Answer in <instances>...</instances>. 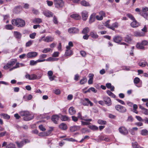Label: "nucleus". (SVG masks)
<instances>
[{
	"label": "nucleus",
	"mask_w": 148,
	"mask_h": 148,
	"mask_svg": "<svg viewBox=\"0 0 148 148\" xmlns=\"http://www.w3.org/2000/svg\"><path fill=\"white\" fill-rule=\"evenodd\" d=\"M12 24L18 27H22L25 25V21L22 19L17 18L16 19H13L11 21Z\"/></svg>",
	"instance_id": "f257e3e1"
},
{
	"label": "nucleus",
	"mask_w": 148,
	"mask_h": 148,
	"mask_svg": "<svg viewBox=\"0 0 148 148\" xmlns=\"http://www.w3.org/2000/svg\"><path fill=\"white\" fill-rule=\"evenodd\" d=\"M20 115L24 116L23 119L25 121H29L33 119L34 116L31 114L28 111H22L19 113Z\"/></svg>",
	"instance_id": "f03ea898"
},
{
	"label": "nucleus",
	"mask_w": 148,
	"mask_h": 148,
	"mask_svg": "<svg viewBox=\"0 0 148 148\" xmlns=\"http://www.w3.org/2000/svg\"><path fill=\"white\" fill-rule=\"evenodd\" d=\"M54 4L56 8H62L64 6V2L62 0H54Z\"/></svg>",
	"instance_id": "7ed1b4c3"
},
{
	"label": "nucleus",
	"mask_w": 148,
	"mask_h": 148,
	"mask_svg": "<svg viewBox=\"0 0 148 148\" xmlns=\"http://www.w3.org/2000/svg\"><path fill=\"white\" fill-rule=\"evenodd\" d=\"M29 142L30 141L29 140L27 139H25L20 142L16 141V143L18 147L21 148L26 143H29Z\"/></svg>",
	"instance_id": "20e7f679"
},
{
	"label": "nucleus",
	"mask_w": 148,
	"mask_h": 148,
	"mask_svg": "<svg viewBox=\"0 0 148 148\" xmlns=\"http://www.w3.org/2000/svg\"><path fill=\"white\" fill-rule=\"evenodd\" d=\"M16 60H11L8 62L7 64L4 66L3 68L5 69H8L13 66L15 64Z\"/></svg>",
	"instance_id": "39448f33"
},
{
	"label": "nucleus",
	"mask_w": 148,
	"mask_h": 148,
	"mask_svg": "<svg viewBox=\"0 0 148 148\" xmlns=\"http://www.w3.org/2000/svg\"><path fill=\"white\" fill-rule=\"evenodd\" d=\"M115 109L121 113H124L126 111V108L119 105H117L115 106Z\"/></svg>",
	"instance_id": "423d86ee"
},
{
	"label": "nucleus",
	"mask_w": 148,
	"mask_h": 148,
	"mask_svg": "<svg viewBox=\"0 0 148 148\" xmlns=\"http://www.w3.org/2000/svg\"><path fill=\"white\" fill-rule=\"evenodd\" d=\"M148 11V8L146 7L143 8L142 10L140 13V14L144 18H147L148 17V13L146 12Z\"/></svg>",
	"instance_id": "0eeeda50"
},
{
	"label": "nucleus",
	"mask_w": 148,
	"mask_h": 148,
	"mask_svg": "<svg viewBox=\"0 0 148 148\" xmlns=\"http://www.w3.org/2000/svg\"><path fill=\"white\" fill-rule=\"evenodd\" d=\"M68 32L71 34H75L79 32V29L75 27H72L69 28L68 30Z\"/></svg>",
	"instance_id": "6e6552de"
},
{
	"label": "nucleus",
	"mask_w": 148,
	"mask_h": 148,
	"mask_svg": "<svg viewBox=\"0 0 148 148\" xmlns=\"http://www.w3.org/2000/svg\"><path fill=\"white\" fill-rule=\"evenodd\" d=\"M82 103L83 105L88 106L89 104L90 106L93 105V103L91 102L88 99L85 98L82 101Z\"/></svg>",
	"instance_id": "1a4fd4ad"
},
{
	"label": "nucleus",
	"mask_w": 148,
	"mask_h": 148,
	"mask_svg": "<svg viewBox=\"0 0 148 148\" xmlns=\"http://www.w3.org/2000/svg\"><path fill=\"white\" fill-rule=\"evenodd\" d=\"M25 77L26 78L30 80H33L37 79H39L40 78H38L36 75L34 74H32L30 75L29 74H27L25 75Z\"/></svg>",
	"instance_id": "9d476101"
},
{
	"label": "nucleus",
	"mask_w": 148,
	"mask_h": 148,
	"mask_svg": "<svg viewBox=\"0 0 148 148\" xmlns=\"http://www.w3.org/2000/svg\"><path fill=\"white\" fill-rule=\"evenodd\" d=\"M119 132L123 135H126L128 133L127 129L124 126H121L119 129Z\"/></svg>",
	"instance_id": "9b49d317"
},
{
	"label": "nucleus",
	"mask_w": 148,
	"mask_h": 148,
	"mask_svg": "<svg viewBox=\"0 0 148 148\" xmlns=\"http://www.w3.org/2000/svg\"><path fill=\"white\" fill-rule=\"evenodd\" d=\"M66 49L64 54V56L65 57L69 56L72 55L73 54V52L70 49V48L68 46H66Z\"/></svg>",
	"instance_id": "f8f14e48"
},
{
	"label": "nucleus",
	"mask_w": 148,
	"mask_h": 148,
	"mask_svg": "<svg viewBox=\"0 0 148 148\" xmlns=\"http://www.w3.org/2000/svg\"><path fill=\"white\" fill-rule=\"evenodd\" d=\"M38 55V53L35 52H32L28 53L26 55L28 58H32L36 57Z\"/></svg>",
	"instance_id": "ddd939ff"
},
{
	"label": "nucleus",
	"mask_w": 148,
	"mask_h": 148,
	"mask_svg": "<svg viewBox=\"0 0 148 148\" xmlns=\"http://www.w3.org/2000/svg\"><path fill=\"white\" fill-rule=\"evenodd\" d=\"M82 19L84 21H86L88 16V12L86 10L83 11L81 13Z\"/></svg>",
	"instance_id": "4468645a"
},
{
	"label": "nucleus",
	"mask_w": 148,
	"mask_h": 148,
	"mask_svg": "<svg viewBox=\"0 0 148 148\" xmlns=\"http://www.w3.org/2000/svg\"><path fill=\"white\" fill-rule=\"evenodd\" d=\"M103 101L108 106L112 104V101L108 97H105L103 98Z\"/></svg>",
	"instance_id": "2eb2a0df"
},
{
	"label": "nucleus",
	"mask_w": 148,
	"mask_h": 148,
	"mask_svg": "<svg viewBox=\"0 0 148 148\" xmlns=\"http://www.w3.org/2000/svg\"><path fill=\"white\" fill-rule=\"evenodd\" d=\"M44 60H36L35 61L34 60H32L30 61L29 64L31 66L36 65L38 63L42 62V61Z\"/></svg>",
	"instance_id": "dca6fc26"
},
{
	"label": "nucleus",
	"mask_w": 148,
	"mask_h": 148,
	"mask_svg": "<svg viewBox=\"0 0 148 148\" xmlns=\"http://www.w3.org/2000/svg\"><path fill=\"white\" fill-rule=\"evenodd\" d=\"M54 40V38L51 36H48L45 37V38L43 39V41L47 42H51Z\"/></svg>",
	"instance_id": "f3484780"
},
{
	"label": "nucleus",
	"mask_w": 148,
	"mask_h": 148,
	"mask_svg": "<svg viewBox=\"0 0 148 148\" xmlns=\"http://www.w3.org/2000/svg\"><path fill=\"white\" fill-rule=\"evenodd\" d=\"M60 117L57 115H53L51 117V120L55 124L58 123V121Z\"/></svg>",
	"instance_id": "a211bd4d"
},
{
	"label": "nucleus",
	"mask_w": 148,
	"mask_h": 148,
	"mask_svg": "<svg viewBox=\"0 0 148 148\" xmlns=\"http://www.w3.org/2000/svg\"><path fill=\"white\" fill-rule=\"evenodd\" d=\"M139 81L140 79L138 77H135L134 80V83L135 84L136 86L138 88L141 87L142 86L141 84H137L139 82Z\"/></svg>",
	"instance_id": "6ab92c4d"
},
{
	"label": "nucleus",
	"mask_w": 148,
	"mask_h": 148,
	"mask_svg": "<svg viewBox=\"0 0 148 148\" xmlns=\"http://www.w3.org/2000/svg\"><path fill=\"white\" fill-rule=\"evenodd\" d=\"M122 40V38L119 36H115L114 37V41L116 43H120Z\"/></svg>",
	"instance_id": "aec40b11"
},
{
	"label": "nucleus",
	"mask_w": 148,
	"mask_h": 148,
	"mask_svg": "<svg viewBox=\"0 0 148 148\" xmlns=\"http://www.w3.org/2000/svg\"><path fill=\"white\" fill-rule=\"evenodd\" d=\"M43 14L45 15L48 17H52L53 15V13L49 10L44 11L43 12Z\"/></svg>",
	"instance_id": "412c9836"
},
{
	"label": "nucleus",
	"mask_w": 148,
	"mask_h": 148,
	"mask_svg": "<svg viewBox=\"0 0 148 148\" xmlns=\"http://www.w3.org/2000/svg\"><path fill=\"white\" fill-rule=\"evenodd\" d=\"M70 17L76 20H78L81 18L80 16L78 14H72L70 16Z\"/></svg>",
	"instance_id": "4be33fe9"
},
{
	"label": "nucleus",
	"mask_w": 148,
	"mask_h": 148,
	"mask_svg": "<svg viewBox=\"0 0 148 148\" xmlns=\"http://www.w3.org/2000/svg\"><path fill=\"white\" fill-rule=\"evenodd\" d=\"M33 96L31 95H27V94L25 95L23 97V99L25 101L29 100L32 99Z\"/></svg>",
	"instance_id": "5701e85b"
},
{
	"label": "nucleus",
	"mask_w": 148,
	"mask_h": 148,
	"mask_svg": "<svg viewBox=\"0 0 148 148\" xmlns=\"http://www.w3.org/2000/svg\"><path fill=\"white\" fill-rule=\"evenodd\" d=\"M14 36L17 39H20L21 37V34L19 32H14Z\"/></svg>",
	"instance_id": "b1692460"
},
{
	"label": "nucleus",
	"mask_w": 148,
	"mask_h": 148,
	"mask_svg": "<svg viewBox=\"0 0 148 148\" xmlns=\"http://www.w3.org/2000/svg\"><path fill=\"white\" fill-rule=\"evenodd\" d=\"M95 15L96 14L94 13L91 15L89 20V23H91L95 21Z\"/></svg>",
	"instance_id": "393cba45"
},
{
	"label": "nucleus",
	"mask_w": 148,
	"mask_h": 148,
	"mask_svg": "<svg viewBox=\"0 0 148 148\" xmlns=\"http://www.w3.org/2000/svg\"><path fill=\"white\" fill-rule=\"evenodd\" d=\"M59 128L63 130H65L67 128V126L66 124L64 123H61L59 126Z\"/></svg>",
	"instance_id": "a878e982"
},
{
	"label": "nucleus",
	"mask_w": 148,
	"mask_h": 148,
	"mask_svg": "<svg viewBox=\"0 0 148 148\" xmlns=\"http://www.w3.org/2000/svg\"><path fill=\"white\" fill-rule=\"evenodd\" d=\"M60 118L62 121H69L70 119L66 115H61Z\"/></svg>",
	"instance_id": "bb28decb"
},
{
	"label": "nucleus",
	"mask_w": 148,
	"mask_h": 148,
	"mask_svg": "<svg viewBox=\"0 0 148 148\" xmlns=\"http://www.w3.org/2000/svg\"><path fill=\"white\" fill-rule=\"evenodd\" d=\"M130 25L133 27H138L139 24V23L135 20L131 23Z\"/></svg>",
	"instance_id": "cd10ccee"
},
{
	"label": "nucleus",
	"mask_w": 148,
	"mask_h": 148,
	"mask_svg": "<svg viewBox=\"0 0 148 148\" xmlns=\"http://www.w3.org/2000/svg\"><path fill=\"white\" fill-rule=\"evenodd\" d=\"M90 36L93 38H97L98 37V36L96 32H91L90 33Z\"/></svg>",
	"instance_id": "c85d7f7f"
},
{
	"label": "nucleus",
	"mask_w": 148,
	"mask_h": 148,
	"mask_svg": "<svg viewBox=\"0 0 148 148\" xmlns=\"http://www.w3.org/2000/svg\"><path fill=\"white\" fill-rule=\"evenodd\" d=\"M42 19L39 18H35L33 20V22L35 24H39L42 23Z\"/></svg>",
	"instance_id": "c756f323"
},
{
	"label": "nucleus",
	"mask_w": 148,
	"mask_h": 148,
	"mask_svg": "<svg viewBox=\"0 0 148 148\" xmlns=\"http://www.w3.org/2000/svg\"><path fill=\"white\" fill-rule=\"evenodd\" d=\"M76 112L75 110L73 107H70L69 109V113L71 115H73Z\"/></svg>",
	"instance_id": "7c9ffc66"
},
{
	"label": "nucleus",
	"mask_w": 148,
	"mask_h": 148,
	"mask_svg": "<svg viewBox=\"0 0 148 148\" xmlns=\"http://www.w3.org/2000/svg\"><path fill=\"white\" fill-rule=\"evenodd\" d=\"M80 127L79 126H74L71 128L70 130L72 132H75L79 130Z\"/></svg>",
	"instance_id": "2f4dec72"
},
{
	"label": "nucleus",
	"mask_w": 148,
	"mask_h": 148,
	"mask_svg": "<svg viewBox=\"0 0 148 148\" xmlns=\"http://www.w3.org/2000/svg\"><path fill=\"white\" fill-rule=\"evenodd\" d=\"M136 47L138 49H145V47L143 46V45L142 44V43L138 42L137 43L136 45Z\"/></svg>",
	"instance_id": "473e14b6"
},
{
	"label": "nucleus",
	"mask_w": 148,
	"mask_h": 148,
	"mask_svg": "<svg viewBox=\"0 0 148 148\" xmlns=\"http://www.w3.org/2000/svg\"><path fill=\"white\" fill-rule=\"evenodd\" d=\"M140 134L143 136L148 135V131L145 129L142 130L141 131Z\"/></svg>",
	"instance_id": "72a5a7b5"
},
{
	"label": "nucleus",
	"mask_w": 148,
	"mask_h": 148,
	"mask_svg": "<svg viewBox=\"0 0 148 148\" xmlns=\"http://www.w3.org/2000/svg\"><path fill=\"white\" fill-rule=\"evenodd\" d=\"M106 87L109 89H110L111 91H113L114 88L113 86H112L111 84L110 83H107L106 84Z\"/></svg>",
	"instance_id": "f704fd0d"
},
{
	"label": "nucleus",
	"mask_w": 148,
	"mask_h": 148,
	"mask_svg": "<svg viewBox=\"0 0 148 148\" xmlns=\"http://www.w3.org/2000/svg\"><path fill=\"white\" fill-rule=\"evenodd\" d=\"M81 4L84 6H88L90 5L89 3L85 0H83L80 2Z\"/></svg>",
	"instance_id": "c9c22d12"
},
{
	"label": "nucleus",
	"mask_w": 148,
	"mask_h": 148,
	"mask_svg": "<svg viewBox=\"0 0 148 148\" xmlns=\"http://www.w3.org/2000/svg\"><path fill=\"white\" fill-rule=\"evenodd\" d=\"M134 35L136 36H141L144 35V34L142 32H134Z\"/></svg>",
	"instance_id": "e433bc0d"
},
{
	"label": "nucleus",
	"mask_w": 148,
	"mask_h": 148,
	"mask_svg": "<svg viewBox=\"0 0 148 148\" xmlns=\"http://www.w3.org/2000/svg\"><path fill=\"white\" fill-rule=\"evenodd\" d=\"M132 146L133 148H143L141 147L136 142L132 143Z\"/></svg>",
	"instance_id": "4c0bfd02"
},
{
	"label": "nucleus",
	"mask_w": 148,
	"mask_h": 148,
	"mask_svg": "<svg viewBox=\"0 0 148 148\" xmlns=\"http://www.w3.org/2000/svg\"><path fill=\"white\" fill-rule=\"evenodd\" d=\"M47 57V55L45 54H42L41 55L39 56V59L38 60H45L42 61V62L46 61V59H44L45 58Z\"/></svg>",
	"instance_id": "58836bf2"
},
{
	"label": "nucleus",
	"mask_w": 148,
	"mask_h": 148,
	"mask_svg": "<svg viewBox=\"0 0 148 148\" xmlns=\"http://www.w3.org/2000/svg\"><path fill=\"white\" fill-rule=\"evenodd\" d=\"M87 78L86 77H84L80 81V84L81 85L84 84L87 82Z\"/></svg>",
	"instance_id": "ea45409f"
},
{
	"label": "nucleus",
	"mask_w": 148,
	"mask_h": 148,
	"mask_svg": "<svg viewBox=\"0 0 148 148\" xmlns=\"http://www.w3.org/2000/svg\"><path fill=\"white\" fill-rule=\"evenodd\" d=\"M147 64V62L145 61H140L138 63L139 65L142 67L145 66Z\"/></svg>",
	"instance_id": "a19ab883"
},
{
	"label": "nucleus",
	"mask_w": 148,
	"mask_h": 148,
	"mask_svg": "<svg viewBox=\"0 0 148 148\" xmlns=\"http://www.w3.org/2000/svg\"><path fill=\"white\" fill-rule=\"evenodd\" d=\"M89 29L88 27H86L84 28L82 31V33L84 34H87L89 31Z\"/></svg>",
	"instance_id": "79ce46f5"
},
{
	"label": "nucleus",
	"mask_w": 148,
	"mask_h": 148,
	"mask_svg": "<svg viewBox=\"0 0 148 148\" xmlns=\"http://www.w3.org/2000/svg\"><path fill=\"white\" fill-rule=\"evenodd\" d=\"M5 28L8 30H12L14 28V27L11 25H5Z\"/></svg>",
	"instance_id": "37998d69"
},
{
	"label": "nucleus",
	"mask_w": 148,
	"mask_h": 148,
	"mask_svg": "<svg viewBox=\"0 0 148 148\" xmlns=\"http://www.w3.org/2000/svg\"><path fill=\"white\" fill-rule=\"evenodd\" d=\"M132 41L131 37L128 36H127L125 38V41L129 43H130Z\"/></svg>",
	"instance_id": "c03bdc74"
},
{
	"label": "nucleus",
	"mask_w": 148,
	"mask_h": 148,
	"mask_svg": "<svg viewBox=\"0 0 148 148\" xmlns=\"http://www.w3.org/2000/svg\"><path fill=\"white\" fill-rule=\"evenodd\" d=\"M19 67H20L19 64V63L18 62V63H17L12 68L10 69L9 71H11L14 69H16V68H19Z\"/></svg>",
	"instance_id": "a18cd8bd"
},
{
	"label": "nucleus",
	"mask_w": 148,
	"mask_h": 148,
	"mask_svg": "<svg viewBox=\"0 0 148 148\" xmlns=\"http://www.w3.org/2000/svg\"><path fill=\"white\" fill-rule=\"evenodd\" d=\"M6 148H15V146L13 143H10L7 145Z\"/></svg>",
	"instance_id": "49530a36"
},
{
	"label": "nucleus",
	"mask_w": 148,
	"mask_h": 148,
	"mask_svg": "<svg viewBox=\"0 0 148 148\" xmlns=\"http://www.w3.org/2000/svg\"><path fill=\"white\" fill-rule=\"evenodd\" d=\"M98 123L100 125H105L106 123V121L102 120H99L98 121Z\"/></svg>",
	"instance_id": "de8ad7c7"
},
{
	"label": "nucleus",
	"mask_w": 148,
	"mask_h": 148,
	"mask_svg": "<svg viewBox=\"0 0 148 148\" xmlns=\"http://www.w3.org/2000/svg\"><path fill=\"white\" fill-rule=\"evenodd\" d=\"M52 51V50L50 48H46L44 49L42 52L43 53H47L48 52H49L50 51Z\"/></svg>",
	"instance_id": "09e8293b"
},
{
	"label": "nucleus",
	"mask_w": 148,
	"mask_h": 148,
	"mask_svg": "<svg viewBox=\"0 0 148 148\" xmlns=\"http://www.w3.org/2000/svg\"><path fill=\"white\" fill-rule=\"evenodd\" d=\"M58 60V59L57 58H53L51 57H50L47 58L46 59V61H54L55 60Z\"/></svg>",
	"instance_id": "8fccbe9b"
},
{
	"label": "nucleus",
	"mask_w": 148,
	"mask_h": 148,
	"mask_svg": "<svg viewBox=\"0 0 148 148\" xmlns=\"http://www.w3.org/2000/svg\"><path fill=\"white\" fill-rule=\"evenodd\" d=\"M8 134V133L6 131L1 132L0 133V137H3L5 135H7Z\"/></svg>",
	"instance_id": "3c124183"
},
{
	"label": "nucleus",
	"mask_w": 148,
	"mask_h": 148,
	"mask_svg": "<svg viewBox=\"0 0 148 148\" xmlns=\"http://www.w3.org/2000/svg\"><path fill=\"white\" fill-rule=\"evenodd\" d=\"M38 135L39 136H47L48 134H47V132H42L40 133Z\"/></svg>",
	"instance_id": "603ef678"
},
{
	"label": "nucleus",
	"mask_w": 148,
	"mask_h": 148,
	"mask_svg": "<svg viewBox=\"0 0 148 148\" xmlns=\"http://www.w3.org/2000/svg\"><path fill=\"white\" fill-rule=\"evenodd\" d=\"M32 12L34 14L36 15H38L39 14V12L38 10L35 9H33L32 10Z\"/></svg>",
	"instance_id": "864d4df0"
},
{
	"label": "nucleus",
	"mask_w": 148,
	"mask_h": 148,
	"mask_svg": "<svg viewBox=\"0 0 148 148\" xmlns=\"http://www.w3.org/2000/svg\"><path fill=\"white\" fill-rule=\"evenodd\" d=\"M107 94L110 96H112L113 97H115V95L110 91L108 90L107 91Z\"/></svg>",
	"instance_id": "5fc2aeb1"
},
{
	"label": "nucleus",
	"mask_w": 148,
	"mask_h": 148,
	"mask_svg": "<svg viewBox=\"0 0 148 148\" xmlns=\"http://www.w3.org/2000/svg\"><path fill=\"white\" fill-rule=\"evenodd\" d=\"M33 41L30 40L27 42L26 44V47H29L32 44Z\"/></svg>",
	"instance_id": "6e6d98bb"
},
{
	"label": "nucleus",
	"mask_w": 148,
	"mask_h": 148,
	"mask_svg": "<svg viewBox=\"0 0 148 148\" xmlns=\"http://www.w3.org/2000/svg\"><path fill=\"white\" fill-rule=\"evenodd\" d=\"M134 119L132 116H129L128 117L126 121L127 122H132L133 121Z\"/></svg>",
	"instance_id": "4d7b16f0"
},
{
	"label": "nucleus",
	"mask_w": 148,
	"mask_h": 148,
	"mask_svg": "<svg viewBox=\"0 0 148 148\" xmlns=\"http://www.w3.org/2000/svg\"><path fill=\"white\" fill-rule=\"evenodd\" d=\"M126 15L127 16H128L129 18H130L132 20L134 21L135 20V19L132 15L130 14H126Z\"/></svg>",
	"instance_id": "13d9d810"
},
{
	"label": "nucleus",
	"mask_w": 148,
	"mask_h": 148,
	"mask_svg": "<svg viewBox=\"0 0 148 148\" xmlns=\"http://www.w3.org/2000/svg\"><path fill=\"white\" fill-rule=\"evenodd\" d=\"M142 112L145 115H148V109L145 108L142 111Z\"/></svg>",
	"instance_id": "bf43d9fd"
},
{
	"label": "nucleus",
	"mask_w": 148,
	"mask_h": 148,
	"mask_svg": "<svg viewBox=\"0 0 148 148\" xmlns=\"http://www.w3.org/2000/svg\"><path fill=\"white\" fill-rule=\"evenodd\" d=\"M99 14L100 16H101L103 17V16L105 17L106 16V13L105 12L102 11H101L99 13Z\"/></svg>",
	"instance_id": "052dcab7"
},
{
	"label": "nucleus",
	"mask_w": 148,
	"mask_h": 148,
	"mask_svg": "<svg viewBox=\"0 0 148 148\" xmlns=\"http://www.w3.org/2000/svg\"><path fill=\"white\" fill-rule=\"evenodd\" d=\"M36 35L35 33L34 32L29 35V37L32 39H34Z\"/></svg>",
	"instance_id": "680f3d73"
},
{
	"label": "nucleus",
	"mask_w": 148,
	"mask_h": 148,
	"mask_svg": "<svg viewBox=\"0 0 148 148\" xmlns=\"http://www.w3.org/2000/svg\"><path fill=\"white\" fill-rule=\"evenodd\" d=\"M39 129L42 131H45L46 129L42 125H40L39 126Z\"/></svg>",
	"instance_id": "e2e57ef3"
},
{
	"label": "nucleus",
	"mask_w": 148,
	"mask_h": 148,
	"mask_svg": "<svg viewBox=\"0 0 148 148\" xmlns=\"http://www.w3.org/2000/svg\"><path fill=\"white\" fill-rule=\"evenodd\" d=\"M53 21L55 24H58V23L57 18L55 16H53Z\"/></svg>",
	"instance_id": "0e129e2a"
},
{
	"label": "nucleus",
	"mask_w": 148,
	"mask_h": 148,
	"mask_svg": "<svg viewBox=\"0 0 148 148\" xmlns=\"http://www.w3.org/2000/svg\"><path fill=\"white\" fill-rule=\"evenodd\" d=\"M59 52H55L52 54V56L53 57H57L58 56Z\"/></svg>",
	"instance_id": "69168bd1"
},
{
	"label": "nucleus",
	"mask_w": 148,
	"mask_h": 148,
	"mask_svg": "<svg viewBox=\"0 0 148 148\" xmlns=\"http://www.w3.org/2000/svg\"><path fill=\"white\" fill-rule=\"evenodd\" d=\"M141 43L143 46L148 45V42L146 40L143 41Z\"/></svg>",
	"instance_id": "338daca9"
},
{
	"label": "nucleus",
	"mask_w": 148,
	"mask_h": 148,
	"mask_svg": "<svg viewBox=\"0 0 148 148\" xmlns=\"http://www.w3.org/2000/svg\"><path fill=\"white\" fill-rule=\"evenodd\" d=\"M72 120L74 122H76L78 120V118L77 117L75 116H72L71 117Z\"/></svg>",
	"instance_id": "774afa93"
}]
</instances>
